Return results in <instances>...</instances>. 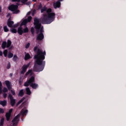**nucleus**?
Returning a JSON list of instances; mask_svg holds the SVG:
<instances>
[{
  "label": "nucleus",
  "instance_id": "c85d7f7f",
  "mask_svg": "<svg viewBox=\"0 0 126 126\" xmlns=\"http://www.w3.org/2000/svg\"><path fill=\"white\" fill-rule=\"evenodd\" d=\"M13 61H15L17 60V56L16 55H14L13 58Z\"/></svg>",
  "mask_w": 126,
  "mask_h": 126
},
{
  "label": "nucleus",
  "instance_id": "ddd939ff",
  "mask_svg": "<svg viewBox=\"0 0 126 126\" xmlns=\"http://www.w3.org/2000/svg\"><path fill=\"white\" fill-rule=\"evenodd\" d=\"M28 0H12V1H17L18 2H20L21 1L22 3H25Z\"/></svg>",
  "mask_w": 126,
  "mask_h": 126
},
{
  "label": "nucleus",
  "instance_id": "6ab92c4d",
  "mask_svg": "<svg viewBox=\"0 0 126 126\" xmlns=\"http://www.w3.org/2000/svg\"><path fill=\"white\" fill-rule=\"evenodd\" d=\"M5 47H6V42L3 41L2 43V48L5 49Z\"/></svg>",
  "mask_w": 126,
  "mask_h": 126
},
{
  "label": "nucleus",
  "instance_id": "423d86ee",
  "mask_svg": "<svg viewBox=\"0 0 126 126\" xmlns=\"http://www.w3.org/2000/svg\"><path fill=\"white\" fill-rule=\"evenodd\" d=\"M13 21H10V18L8 20L7 24L8 27H10V28H12V27H14L15 28V27H17L18 26V24H16L13 25Z\"/></svg>",
  "mask_w": 126,
  "mask_h": 126
},
{
  "label": "nucleus",
  "instance_id": "ea45409f",
  "mask_svg": "<svg viewBox=\"0 0 126 126\" xmlns=\"http://www.w3.org/2000/svg\"><path fill=\"white\" fill-rule=\"evenodd\" d=\"M7 16H10V14H8Z\"/></svg>",
  "mask_w": 126,
  "mask_h": 126
},
{
  "label": "nucleus",
  "instance_id": "20e7f679",
  "mask_svg": "<svg viewBox=\"0 0 126 126\" xmlns=\"http://www.w3.org/2000/svg\"><path fill=\"white\" fill-rule=\"evenodd\" d=\"M35 80V77H32L29 80H28L26 83H25L24 85L25 86H29V85H31V87L32 88H33V89H36L37 87H38V85L36 84H32V82H34Z\"/></svg>",
  "mask_w": 126,
  "mask_h": 126
},
{
  "label": "nucleus",
  "instance_id": "c756f323",
  "mask_svg": "<svg viewBox=\"0 0 126 126\" xmlns=\"http://www.w3.org/2000/svg\"><path fill=\"white\" fill-rule=\"evenodd\" d=\"M29 47H30V43H28V44H27L26 45V49H28V48H29Z\"/></svg>",
  "mask_w": 126,
  "mask_h": 126
},
{
  "label": "nucleus",
  "instance_id": "4c0bfd02",
  "mask_svg": "<svg viewBox=\"0 0 126 126\" xmlns=\"http://www.w3.org/2000/svg\"><path fill=\"white\" fill-rule=\"evenodd\" d=\"M30 13H31V12H28V13H27V15H30Z\"/></svg>",
  "mask_w": 126,
  "mask_h": 126
},
{
  "label": "nucleus",
  "instance_id": "79ce46f5",
  "mask_svg": "<svg viewBox=\"0 0 126 126\" xmlns=\"http://www.w3.org/2000/svg\"><path fill=\"white\" fill-rule=\"evenodd\" d=\"M32 15H34V14L32 13Z\"/></svg>",
  "mask_w": 126,
  "mask_h": 126
},
{
  "label": "nucleus",
  "instance_id": "b1692460",
  "mask_svg": "<svg viewBox=\"0 0 126 126\" xmlns=\"http://www.w3.org/2000/svg\"><path fill=\"white\" fill-rule=\"evenodd\" d=\"M10 31L12 33H16L17 32V30L15 29H12L10 30Z\"/></svg>",
  "mask_w": 126,
  "mask_h": 126
},
{
  "label": "nucleus",
  "instance_id": "aec40b11",
  "mask_svg": "<svg viewBox=\"0 0 126 126\" xmlns=\"http://www.w3.org/2000/svg\"><path fill=\"white\" fill-rule=\"evenodd\" d=\"M10 45H11V41L8 40L6 47L9 48V47H10Z\"/></svg>",
  "mask_w": 126,
  "mask_h": 126
},
{
  "label": "nucleus",
  "instance_id": "cd10ccee",
  "mask_svg": "<svg viewBox=\"0 0 126 126\" xmlns=\"http://www.w3.org/2000/svg\"><path fill=\"white\" fill-rule=\"evenodd\" d=\"M2 91H3V92L4 93H5V92H7V91H8L7 88H4L3 89V90H2Z\"/></svg>",
  "mask_w": 126,
  "mask_h": 126
},
{
  "label": "nucleus",
  "instance_id": "a878e982",
  "mask_svg": "<svg viewBox=\"0 0 126 126\" xmlns=\"http://www.w3.org/2000/svg\"><path fill=\"white\" fill-rule=\"evenodd\" d=\"M2 86V84H1V82H0V94L2 92L1 90V87Z\"/></svg>",
  "mask_w": 126,
  "mask_h": 126
},
{
  "label": "nucleus",
  "instance_id": "f03ea898",
  "mask_svg": "<svg viewBox=\"0 0 126 126\" xmlns=\"http://www.w3.org/2000/svg\"><path fill=\"white\" fill-rule=\"evenodd\" d=\"M37 46L34 48V51L36 52L37 55L34 56V59H36L35 63L36 64H34L33 67V70L34 71H42L44 69V66L45 65V56H46V52H43L42 50L37 49Z\"/></svg>",
  "mask_w": 126,
  "mask_h": 126
},
{
  "label": "nucleus",
  "instance_id": "9d476101",
  "mask_svg": "<svg viewBox=\"0 0 126 126\" xmlns=\"http://www.w3.org/2000/svg\"><path fill=\"white\" fill-rule=\"evenodd\" d=\"M54 7L55 8H58V7H60L61 6V2L60 1H58L54 3Z\"/></svg>",
  "mask_w": 126,
  "mask_h": 126
},
{
  "label": "nucleus",
  "instance_id": "f257e3e1",
  "mask_svg": "<svg viewBox=\"0 0 126 126\" xmlns=\"http://www.w3.org/2000/svg\"><path fill=\"white\" fill-rule=\"evenodd\" d=\"M46 11L47 14H43L40 20L37 18H35L34 20L33 24L35 26V28L37 29V32H39V29H40V33L37 35V40H41L44 39V34H43L44 30H43V27H41L40 21L43 24H50V23H52L55 20L56 15L55 13L52 12V9L48 8L47 9V7L44 6L41 9V12L43 13V12H45Z\"/></svg>",
  "mask_w": 126,
  "mask_h": 126
},
{
  "label": "nucleus",
  "instance_id": "0eeeda50",
  "mask_svg": "<svg viewBox=\"0 0 126 126\" xmlns=\"http://www.w3.org/2000/svg\"><path fill=\"white\" fill-rule=\"evenodd\" d=\"M29 65H30V63H29L27 65H24L22 67V70L21 71L22 74H24L26 72V70L28 67H29Z\"/></svg>",
  "mask_w": 126,
  "mask_h": 126
},
{
  "label": "nucleus",
  "instance_id": "e433bc0d",
  "mask_svg": "<svg viewBox=\"0 0 126 126\" xmlns=\"http://www.w3.org/2000/svg\"><path fill=\"white\" fill-rule=\"evenodd\" d=\"M0 56H2V52L0 51Z\"/></svg>",
  "mask_w": 126,
  "mask_h": 126
},
{
  "label": "nucleus",
  "instance_id": "2eb2a0df",
  "mask_svg": "<svg viewBox=\"0 0 126 126\" xmlns=\"http://www.w3.org/2000/svg\"><path fill=\"white\" fill-rule=\"evenodd\" d=\"M31 57L30 56V55H29V53H27L25 54V60H29Z\"/></svg>",
  "mask_w": 126,
  "mask_h": 126
},
{
  "label": "nucleus",
  "instance_id": "412c9836",
  "mask_svg": "<svg viewBox=\"0 0 126 126\" xmlns=\"http://www.w3.org/2000/svg\"><path fill=\"white\" fill-rule=\"evenodd\" d=\"M3 54L4 56V57L5 58H6V57H7V50H4L3 52Z\"/></svg>",
  "mask_w": 126,
  "mask_h": 126
},
{
  "label": "nucleus",
  "instance_id": "4be33fe9",
  "mask_svg": "<svg viewBox=\"0 0 126 126\" xmlns=\"http://www.w3.org/2000/svg\"><path fill=\"white\" fill-rule=\"evenodd\" d=\"M13 57V54L11 53V52H9L8 54V58L9 59H11Z\"/></svg>",
  "mask_w": 126,
  "mask_h": 126
},
{
  "label": "nucleus",
  "instance_id": "393cba45",
  "mask_svg": "<svg viewBox=\"0 0 126 126\" xmlns=\"http://www.w3.org/2000/svg\"><path fill=\"white\" fill-rule=\"evenodd\" d=\"M3 30H4V32H8V31H9V30L7 28V26H4L3 28Z\"/></svg>",
  "mask_w": 126,
  "mask_h": 126
},
{
  "label": "nucleus",
  "instance_id": "6e6552de",
  "mask_svg": "<svg viewBox=\"0 0 126 126\" xmlns=\"http://www.w3.org/2000/svg\"><path fill=\"white\" fill-rule=\"evenodd\" d=\"M8 97L10 99V103L11 106H14V104H15V99H13L12 95H11L10 94H9Z\"/></svg>",
  "mask_w": 126,
  "mask_h": 126
},
{
  "label": "nucleus",
  "instance_id": "a19ab883",
  "mask_svg": "<svg viewBox=\"0 0 126 126\" xmlns=\"http://www.w3.org/2000/svg\"><path fill=\"white\" fill-rule=\"evenodd\" d=\"M37 0H32V1H36Z\"/></svg>",
  "mask_w": 126,
  "mask_h": 126
},
{
  "label": "nucleus",
  "instance_id": "9b49d317",
  "mask_svg": "<svg viewBox=\"0 0 126 126\" xmlns=\"http://www.w3.org/2000/svg\"><path fill=\"white\" fill-rule=\"evenodd\" d=\"M5 84L6 85L8 90H10L11 89V85H10V82L9 81H6L5 82Z\"/></svg>",
  "mask_w": 126,
  "mask_h": 126
},
{
  "label": "nucleus",
  "instance_id": "1a4fd4ad",
  "mask_svg": "<svg viewBox=\"0 0 126 126\" xmlns=\"http://www.w3.org/2000/svg\"><path fill=\"white\" fill-rule=\"evenodd\" d=\"M12 111H13V109H11L9 111V113H6V118L7 121H9V118H10V115L11 113H12Z\"/></svg>",
  "mask_w": 126,
  "mask_h": 126
},
{
  "label": "nucleus",
  "instance_id": "f3484780",
  "mask_svg": "<svg viewBox=\"0 0 126 126\" xmlns=\"http://www.w3.org/2000/svg\"><path fill=\"white\" fill-rule=\"evenodd\" d=\"M26 90L27 94H28V95H30V94H31V91H30V89H29V88H27L26 89Z\"/></svg>",
  "mask_w": 126,
  "mask_h": 126
},
{
  "label": "nucleus",
  "instance_id": "a211bd4d",
  "mask_svg": "<svg viewBox=\"0 0 126 126\" xmlns=\"http://www.w3.org/2000/svg\"><path fill=\"white\" fill-rule=\"evenodd\" d=\"M32 75V70H29L26 74V76Z\"/></svg>",
  "mask_w": 126,
  "mask_h": 126
},
{
  "label": "nucleus",
  "instance_id": "39448f33",
  "mask_svg": "<svg viewBox=\"0 0 126 126\" xmlns=\"http://www.w3.org/2000/svg\"><path fill=\"white\" fill-rule=\"evenodd\" d=\"M18 6L17 5H11L9 6L8 9L9 10H11L12 11L13 13H18L19 12V10L18 9Z\"/></svg>",
  "mask_w": 126,
  "mask_h": 126
},
{
  "label": "nucleus",
  "instance_id": "7ed1b4c3",
  "mask_svg": "<svg viewBox=\"0 0 126 126\" xmlns=\"http://www.w3.org/2000/svg\"><path fill=\"white\" fill-rule=\"evenodd\" d=\"M31 19H32V17L30 16L28 17V20L25 19L23 21L20 27L18 29V33L19 34V35H21L22 34H23V33H28V31H29L28 28H25L23 29L22 28V25H26L27 22H30L31 21Z\"/></svg>",
  "mask_w": 126,
  "mask_h": 126
},
{
  "label": "nucleus",
  "instance_id": "f704fd0d",
  "mask_svg": "<svg viewBox=\"0 0 126 126\" xmlns=\"http://www.w3.org/2000/svg\"><path fill=\"white\" fill-rule=\"evenodd\" d=\"M3 97H4V98H6V96H7V94L4 93V94H3Z\"/></svg>",
  "mask_w": 126,
  "mask_h": 126
},
{
  "label": "nucleus",
  "instance_id": "37998d69",
  "mask_svg": "<svg viewBox=\"0 0 126 126\" xmlns=\"http://www.w3.org/2000/svg\"><path fill=\"white\" fill-rule=\"evenodd\" d=\"M61 0V1H63V0Z\"/></svg>",
  "mask_w": 126,
  "mask_h": 126
},
{
  "label": "nucleus",
  "instance_id": "7c9ffc66",
  "mask_svg": "<svg viewBox=\"0 0 126 126\" xmlns=\"http://www.w3.org/2000/svg\"><path fill=\"white\" fill-rule=\"evenodd\" d=\"M0 114H3L4 113V110L2 108H0Z\"/></svg>",
  "mask_w": 126,
  "mask_h": 126
},
{
  "label": "nucleus",
  "instance_id": "2f4dec72",
  "mask_svg": "<svg viewBox=\"0 0 126 126\" xmlns=\"http://www.w3.org/2000/svg\"><path fill=\"white\" fill-rule=\"evenodd\" d=\"M11 92L12 95H15V91L13 90H11Z\"/></svg>",
  "mask_w": 126,
  "mask_h": 126
},
{
  "label": "nucleus",
  "instance_id": "72a5a7b5",
  "mask_svg": "<svg viewBox=\"0 0 126 126\" xmlns=\"http://www.w3.org/2000/svg\"><path fill=\"white\" fill-rule=\"evenodd\" d=\"M7 68H8V69L10 68V63H8Z\"/></svg>",
  "mask_w": 126,
  "mask_h": 126
},
{
  "label": "nucleus",
  "instance_id": "c9c22d12",
  "mask_svg": "<svg viewBox=\"0 0 126 126\" xmlns=\"http://www.w3.org/2000/svg\"><path fill=\"white\" fill-rule=\"evenodd\" d=\"M42 8V4H40L38 6V9H40V8Z\"/></svg>",
  "mask_w": 126,
  "mask_h": 126
},
{
  "label": "nucleus",
  "instance_id": "4468645a",
  "mask_svg": "<svg viewBox=\"0 0 126 126\" xmlns=\"http://www.w3.org/2000/svg\"><path fill=\"white\" fill-rule=\"evenodd\" d=\"M7 102L6 100H4V101H1L0 102V105H1L2 106H6V104H7Z\"/></svg>",
  "mask_w": 126,
  "mask_h": 126
},
{
  "label": "nucleus",
  "instance_id": "f8f14e48",
  "mask_svg": "<svg viewBox=\"0 0 126 126\" xmlns=\"http://www.w3.org/2000/svg\"><path fill=\"white\" fill-rule=\"evenodd\" d=\"M28 111L27 110H22L21 112V115H22V116H25L26 114H27Z\"/></svg>",
  "mask_w": 126,
  "mask_h": 126
},
{
  "label": "nucleus",
  "instance_id": "bb28decb",
  "mask_svg": "<svg viewBox=\"0 0 126 126\" xmlns=\"http://www.w3.org/2000/svg\"><path fill=\"white\" fill-rule=\"evenodd\" d=\"M24 100V98H23L22 99H21L17 103V106H18L19 104H21L22 102Z\"/></svg>",
  "mask_w": 126,
  "mask_h": 126
},
{
  "label": "nucleus",
  "instance_id": "58836bf2",
  "mask_svg": "<svg viewBox=\"0 0 126 126\" xmlns=\"http://www.w3.org/2000/svg\"><path fill=\"white\" fill-rule=\"evenodd\" d=\"M1 12V6H0V12Z\"/></svg>",
  "mask_w": 126,
  "mask_h": 126
},
{
  "label": "nucleus",
  "instance_id": "dca6fc26",
  "mask_svg": "<svg viewBox=\"0 0 126 126\" xmlns=\"http://www.w3.org/2000/svg\"><path fill=\"white\" fill-rule=\"evenodd\" d=\"M24 94V91H23V90H20L19 93V94H18L19 96L21 97Z\"/></svg>",
  "mask_w": 126,
  "mask_h": 126
},
{
  "label": "nucleus",
  "instance_id": "5701e85b",
  "mask_svg": "<svg viewBox=\"0 0 126 126\" xmlns=\"http://www.w3.org/2000/svg\"><path fill=\"white\" fill-rule=\"evenodd\" d=\"M4 122V119L2 118L0 120V126H3V123Z\"/></svg>",
  "mask_w": 126,
  "mask_h": 126
},
{
  "label": "nucleus",
  "instance_id": "473e14b6",
  "mask_svg": "<svg viewBox=\"0 0 126 126\" xmlns=\"http://www.w3.org/2000/svg\"><path fill=\"white\" fill-rule=\"evenodd\" d=\"M31 32H32V34H34V28L32 27L31 28Z\"/></svg>",
  "mask_w": 126,
  "mask_h": 126
}]
</instances>
